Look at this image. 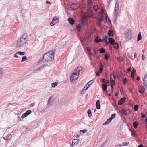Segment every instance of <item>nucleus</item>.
Returning a JSON list of instances; mask_svg holds the SVG:
<instances>
[{
    "label": "nucleus",
    "mask_w": 147,
    "mask_h": 147,
    "mask_svg": "<svg viewBox=\"0 0 147 147\" xmlns=\"http://www.w3.org/2000/svg\"><path fill=\"white\" fill-rule=\"evenodd\" d=\"M55 53V50L51 51L45 54L41 61L43 62L53 61L54 59V55Z\"/></svg>",
    "instance_id": "obj_1"
},
{
    "label": "nucleus",
    "mask_w": 147,
    "mask_h": 147,
    "mask_svg": "<svg viewBox=\"0 0 147 147\" xmlns=\"http://www.w3.org/2000/svg\"><path fill=\"white\" fill-rule=\"evenodd\" d=\"M28 36L26 34H23L22 37L17 40L16 46L17 47H20L26 44L27 41Z\"/></svg>",
    "instance_id": "obj_2"
},
{
    "label": "nucleus",
    "mask_w": 147,
    "mask_h": 147,
    "mask_svg": "<svg viewBox=\"0 0 147 147\" xmlns=\"http://www.w3.org/2000/svg\"><path fill=\"white\" fill-rule=\"evenodd\" d=\"M132 31L131 30H129L126 31L124 33L126 39L128 40L131 38V34H132Z\"/></svg>",
    "instance_id": "obj_3"
},
{
    "label": "nucleus",
    "mask_w": 147,
    "mask_h": 147,
    "mask_svg": "<svg viewBox=\"0 0 147 147\" xmlns=\"http://www.w3.org/2000/svg\"><path fill=\"white\" fill-rule=\"evenodd\" d=\"M89 15L88 14L87 15L86 13H85L84 15L83 16L82 18V21L81 25L82 26H85L87 25V22L86 20H84V19L86 18H87L89 17Z\"/></svg>",
    "instance_id": "obj_4"
},
{
    "label": "nucleus",
    "mask_w": 147,
    "mask_h": 147,
    "mask_svg": "<svg viewBox=\"0 0 147 147\" xmlns=\"http://www.w3.org/2000/svg\"><path fill=\"white\" fill-rule=\"evenodd\" d=\"M80 5L78 3H73L70 5V8L73 10H76L79 7Z\"/></svg>",
    "instance_id": "obj_5"
},
{
    "label": "nucleus",
    "mask_w": 147,
    "mask_h": 147,
    "mask_svg": "<svg viewBox=\"0 0 147 147\" xmlns=\"http://www.w3.org/2000/svg\"><path fill=\"white\" fill-rule=\"evenodd\" d=\"M93 9L92 7H91V6H88V8L87 10V13H86L87 15L88 14L89 15V16H90V14H92L93 12Z\"/></svg>",
    "instance_id": "obj_6"
},
{
    "label": "nucleus",
    "mask_w": 147,
    "mask_h": 147,
    "mask_svg": "<svg viewBox=\"0 0 147 147\" xmlns=\"http://www.w3.org/2000/svg\"><path fill=\"white\" fill-rule=\"evenodd\" d=\"M115 76L114 74H113L110 75V80L112 84H114L115 83Z\"/></svg>",
    "instance_id": "obj_7"
},
{
    "label": "nucleus",
    "mask_w": 147,
    "mask_h": 147,
    "mask_svg": "<svg viewBox=\"0 0 147 147\" xmlns=\"http://www.w3.org/2000/svg\"><path fill=\"white\" fill-rule=\"evenodd\" d=\"M57 18V16H55L53 17V19L52 20V21L50 22V24L51 26H54L55 24H56L54 22V20H57V21H58V19Z\"/></svg>",
    "instance_id": "obj_8"
},
{
    "label": "nucleus",
    "mask_w": 147,
    "mask_h": 147,
    "mask_svg": "<svg viewBox=\"0 0 147 147\" xmlns=\"http://www.w3.org/2000/svg\"><path fill=\"white\" fill-rule=\"evenodd\" d=\"M125 100L126 98L125 97H123L121 98L118 101V104L119 105H122L123 103V102L125 101Z\"/></svg>",
    "instance_id": "obj_9"
},
{
    "label": "nucleus",
    "mask_w": 147,
    "mask_h": 147,
    "mask_svg": "<svg viewBox=\"0 0 147 147\" xmlns=\"http://www.w3.org/2000/svg\"><path fill=\"white\" fill-rule=\"evenodd\" d=\"M143 85L146 89H147V78H144L143 79Z\"/></svg>",
    "instance_id": "obj_10"
},
{
    "label": "nucleus",
    "mask_w": 147,
    "mask_h": 147,
    "mask_svg": "<svg viewBox=\"0 0 147 147\" xmlns=\"http://www.w3.org/2000/svg\"><path fill=\"white\" fill-rule=\"evenodd\" d=\"M104 16H102V17L100 18L98 20V25L99 27L101 26V23L103 20Z\"/></svg>",
    "instance_id": "obj_11"
},
{
    "label": "nucleus",
    "mask_w": 147,
    "mask_h": 147,
    "mask_svg": "<svg viewBox=\"0 0 147 147\" xmlns=\"http://www.w3.org/2000/svg\"><path fill=\"white\" fill-rule=\"evenodd\" d=\"M12 137V136L11 134H8L7 136L4 137L3 138L7 140H10Z\"/></svg>",
    "instance_id": "obj_12"
},
{
    "label": "nucleus",
    "mask_w": 147,
    "mask_h": 147,
    "mask_svg": "<svg viewBox=\"0 0 147 147\" xmlns=\"http://www.w3.org/2000/svg\"><path fill=\"white\" fill-rule=\"evenodd\" d=\"M68 20L70 24L71 25H73L74 24L75 21L72 18H68Z\"/></svg>",
    "instance_id": "obj_13"
},
{
    "label": "nucleus",
    "mask_w": 147,
    "mask_h": 147,
    "mask_svg": "<svg viewBox=\"0 0 147 147\" xmlns=\"http://www.w3.org/2000/svg\"><path fill=\"white\" fill-rule=\"evenodd\" d=\"M145 89L144 87L142 86L140 87V90H139L140 93L141 94H143L145 92Z\"/></svg>",
    "instance_id": "obj_14"
},
{
    "label": "nucleus",
    "mask_w": 147,
    "mask_h": 147,
    "mask_svg": "<svg viewBox=\"0 0 147 147\" xmlns=\"http://www.w3.org/2000/svg\"><path fill=\"white\" fill-rule=\"evenodd\" d=\"M108 40L109 43L111 45H113L115 42V40L111 38H109Z\"/></svg>",
    "instance_id": "obj_15"
},
{
    "label": "nucleus",
    "mask_w": 147,
    "mask_h": 147,
    "mask_svg": "<svg viewBox=\"0 0 147 147\" xmlns=\"http://www.w3.org/2000/svg\"><path fill=\"white\" fill-rule=\"evenodd\" d=\"M26 114V113H24L23 114L21 117H19V116L18 117V120L19 121H21L22 120L21 119V118H25L27 117V116Z\"/></svg>",
    "instance_id": "obj_16"
},
{
    "label": "nucleus",
    "mask_w": 147,
    "mask_h": 147,
    "mask_svg": "<svg viewBox=\"0 0 147 147\" xmlns=\"http://www.w3.org/2000/svg\"><path fill=\"white\" fill-rule=\"evenodd\" d=\"M96 106L97 109H100V100H98L96 102Z\"/></svg>",
    "instance_id": "obj_17"
},
{
    "label": "nucleus",
    "mask_w": 147,
    "mask_h": 147,
    "mask_svg": "<svg viewBox=\"0 0 147 147\" xmlns=\"http://www.w3.org/2000/svg\"><path fill=\"white\" fill-rule=\"evenodd\" d=\"M78 76H76L74 75V76H72H72L70 78L71 80V81H74L75 80H76L78 78Z\"/></svg>",
    "instance_id": "obj_18"
},
{
    "label": "nucleus",
    "mask_w": 147,
    "mask_h": 147,
    "mask_svg": "<svg viewBox=\"0 0 147 147\" xmlns=\"http://www.w3.org/2000/svg\"><path fill=\"white\" fill-rule=\"evenodd\" d=\"M82 67H77L76 71L78 72V75L80 74V72L82 70Z\"/></svg>",
    "instance_id": "obj_19"
},
{
    "label": "nucleus",
    "mask_w": 147,
    "mask_h": 147,
    "mask_svg": "<svg viewBox=\"0 0 147 147\" xmlns=\"http://www.w3.org/2000/svg\"><path fill=\"white\" fill-rule=\"evenodd\" d=\"M115 9H119V1L118 0H117L116 1Z\"/></svg>",
    "instance_id": "obj_20"
},
{
    "label": "nucleus",
    "mask_w": 147,
    "mask_h": 147,
    "mask_svg": "<svg viewBox=\"0 0 147 147\" xmlns=\"http://www.w3.org/2000/svg\"><path fill=\"white\" fill-rule=\"evenodd\" d=\"M113 30L110 29L108 31V35L109 36H113L114 35L113 34Z\"/></svg>",
    "instance_id": "obj_21"
},
{
    "label": "nucleus",
    "mask_w": 147,
    "mask_h": 147,
    "mask_svg": "<svg viewBox=\"0 0 147 147\" xmlns=\"http://www.w3.org/2000/svg\"><path fill=\"white\" fill-rule=\"evenodd\" d=\"M95 41L96 42H102V40L99 37H97L95 39Z\"/></svg>",
    "instance_id": "obj_22"
},
{
    "label": "nucleus",
    "mask_w": 147,
    "mask_h": 147,
    "mask_svg": "<svg viewBox=\"0 0 147 147\" xmlns=\"http://www.w3.org/2000/svg\"><path fill=\"white\" fill-rule=\"evenodd\" d=\"M112 120L109 118L103 124V125H107L109 124Z\"/></svg>",
    "instance_id": "obj_23"
},
{
    "label": "nucleus",
    "mask_w": 147,
    "mask_h": 147,
    "mask_svg": "<svg viewBox=\"0 0 147 147\" xmlns=\"http://www.w3.org/2000/svg\"><path fill=\"white\" fill-rule=\"evenodd\" d=\"M142 38V36L141 34V32H140L138 34V37H137V41H138L140 40Z\"/></svg>",
    "instance_id": "obj_24"
},
{
    "label": "nucleus",
    "mask_w": 147,
    "mask_h": 147,
    "mask_svg": "<svg viewBox=\"0 0 147 147\" xmlns=\"http://www.w3.org/2000/svg\"><path fill=\"white\" fill-rule=\"evenodd\" d=\"M107 85L106 84H104L102 85V90L103 92L106 91L107 89Z\"/></svg>",
    "instance_id": "obj_25"
},
{
    "label": "nucleus",
    "mask_w": 147,
    "mask_h": 147,
    "mask_svg": "<svg viewBox=\"0 0 147 147\" xmlns=\"http://www.w3.org/2000/svg\"><path fill=\"white\" fill-rule=\"evenodd\" d=\"M113 47L114 48L116 49H117L119 48V45L118 43L116 42H115L113 44Z\"/></svg>",
    "instance_id": "obj_26"
},
{
    "label": "nucleus",
    "mask_w": 147,
    "mask_h": 147,
    "mask_svg": "<svg viewBox=\"0 0 147 147\" xmlns=\"http://www.w3.org/2000/svg\"><path fill=\"white\" fill-rule=\"evenodd\" d=\"M138 123L137 121L134 122L133 123V125L134 127L136 129L137 127V126L138 125Z\"/></svg>",
    "instance_id": "obj_27"
},
{
    "label": "nucleus",
    "mask_w": 147,
    "mask_h": 147,
    "mask_svg": "<svg viewBox=\"0 0 147 147\" xmlns=\"http://www.w3.org/2000/svg\"><path fill=\"white\" fill-rule=\"evenodd\" d=\"M100 73H102L103 70V66L102 63H100V65L99 66Z\"/></svg>",
    "instance_id": "obj_28"
},
{
    "label": "nucleus",
    "mask_w": 147,
    "mask_h": 147,
    "mask_svg": "<svg viewBox=\"0 0 147 147\" xmlns=\"http://www.w3.org/2000/svg\"><path fill=\"white\" fill-rule=\"evenodd\" d=\"M88 6H92V0H87Z\"/></svg>",
    "instance_id": "obj_29"
},
{
    "label": "nucleus",
    "mask_w": 147,
    "mask_h": 147,
    "mask_svg": "<svg viewBox=\"0 0 147 147\" xmlns=\"http://www.w3.org/2000/svg\"><path fill=\"white\" fill-rule=\"evenodd\" d=\"M120 112L121 113H123L124 114L127 115V113L126 111L124 109H123L120 111Z\"/></svg>",
    "instance_id": "obj_30"
},
{
    "label": "nucleus",
    "mask_w": 147,
    "mask_h": 147,
    "mask_svg": "<svg viewBox=\"0 0 147 147\" xmlns=\"http://www.w3.org/2000/svg\"><path fill=\"white\" fill-rule=\"evenodd\" d=\"M99 51H100V52L101 53H103L105 52V49L102 48H100Z\"/></svg>",
    "instance_id": "obj_31"
},
{
    "label": "nucleus",
    "mask_w": 147,
    "mask_h": 147,
    "mask_svg": "<svg viewBox=\"0 0 147 147\" xmlns=\"http://www.w3.org/2000/svg\"><path fill=\"white\" fill-rule=\"evenodd\" d=\"M138 106L137 105H134V111H137L138 109Z\"/></svg>",
    "instance_id": "obj_32"
},
{
    "label": "nucleus",
    "mask_w": 147,
    "mask_h": 147,
    "mask_svg": "<svg viewBox=\"0 0 147 147\" xmlns=\"http://www.w3.org/2000/svg\"><path fill=\"white\" fill-rule=\"evenodd\" d=\"M3 74V69L0 67V79L2 77Z\"/></svg>",
    "instance_id": "obj_33"
},
{
    "label": "nucleus",
    "mask_w": 147,
    "mask_h": 147,
    "mask_svg": "<svg viewBox=\"0 0 147 147\" xmlns=\"http://www.w3.org/2000/svg\"><path fill=\"white\" fill-rule=\"evenodd\" d=\"M52 97L51 96H50L48 100V107H49V105L50 104V102L52 100Z\"/></svg>",
    "instance_id": "obj_34"
},
{
    "label": "nucleus",
    "mask_w": 147,
    "mask_h": 147,
    "mask_svg": "<svg viewBox=\"0 0 147 147\" xmlns=\"http://www.w3.org/2000/svg\"><path fill=\"white\" fill-rule=\"evenodd\" d=\"M81 26L80 24L78 25L76 27L78 31V32L80 31L81 30Z\"/></svg>",
    "instance_id": "obj_35"
},
{
    "label": "nucleus",
    "mask_w": 147,
    "mask_h": 147,
    "mask_svg": "<svg viewBox=\"0 0 147 147\" xmlns=\"http://www.w3.org/2000/svg\"><path fill=\"white\" fill-rule=\"evenodd\" d=\"M27 60V56H24L22 58L21 62H23L24 61L26 60Z\"/></svg>",
    "instance_id": "obj_36"
},
{
    "label": "nucleus",
    "mask_w": 147,
    "mask_h": 147,
    "mask_svg": "<svg viewBox=\"0 0 147 147\" xmlns=\"http://www.w3.org/2000/svg\"><path fill=\"white\" fill-rule=\"evenodd\" d=\"M25 53L24 52L18 51L16 53V54H20L21 55H24L25 54Z\"/></svg>",
    "instance_id": "obj_37"
},
{
    "label": "nucleus",
    "mask_w": 147,
    "mask_h": 147,
    "mask_svg": "<svg viewBox=\"0 0 147 147\" xmlns=\"http://www.w3.org/2000/svg\"><path fill=\"white\" fill-rule=\"evenodd\" d=\"M102 82L105 83L107 84H108L109 83V82L108 80H106L105 79L103 78L102 79Z\"/></svg>",
    "instance_id": "obj_38"
},
{
    "label": "nucleus",
    "mask_w": 147,
    "mask_h": 147,
    "mask_svg": "<svg viewBox=\"0 0 147 147\" xmlns=\"http://www.w3.org/2000/svg\"><path fill=\"white\" fill-rule=\"evenodd\" d=\"M58 82H55L54 83H52V86L53 87H55L58 84Z\"/></svg>",
    "instance_id": "obj_39"
},
{
    "label": "nucleus",
    "mask_w": 147,
    "mask_h": 147,
    "mask_svg": "<svg viewBox=\"0 0 147 147\" xmlns=\"http://www.w3.org/2000/svg\"><path fill=\"white\" fill-rule=\"evenodd\" d=\"M88 113L89 117H91L92 116L91 111L90 110H88Z\"/></svg>",
    "instance_id": "obj_40"
},
{
    "label": "nucleus",
    "mask_w": 147,
    "mask_h": 147,
    "mask_svg": "<svg viewBox=\"0 0 147 147\" xmlns=\"http://www.w3.org/2000/svg\"><path fill=\"white\" fill-rule=\"evenodd\" d=\"M32 113V111L31 110H29L27 111L26 112V114L27 115H28L31 114Z\"/></svg>",
    "instance_id": "obj_41"
},
{
    "label": "nucleus",
    "mask_w": 147,
    "mask_h": 147,
    "mask_svg": "<svg viewBox=\"0 0 147 147\" xmlns=\"http://www.w3.org/2000/svg\"><path fill=\"white\" fill-rule=\"evenodd\" d=\"M73 143H74V144H77L78 143V140L77 139H74L73 140Z\"/></svg>",
    "instance_id": "obj_42"
},
{
    "label": "nucleus",
    "mask_w": 147,
    "mask_h": 147,
    "mask_svg": "<svg viewBox=\"0 0 147 147\" xmlns=\"http://www.w3.org/2000/svg\"><path fill=\"white\" fill-rule=\"evenodd\" d=\"M129 144V143L127 142H124L122 143V145L124 146H127Z\"/></svg>",
    "instance_id": "obj_43"
},
{
    "label": "nucleus",
    "mask_w": 147,
    "mask_h": 147,
    "mask_svg": "<svg viewBox=\"0 0 147 147\" xmlns=\"http://www.w3.org/2000/svg\"><path fill=\"white\" fill-rule=\"evenodd\" d=\"M128 80L126 78H124L123 80V83L124 85H125L127 82Z\"/></svg>",
    "instance_id": "obj_44"
},
{
    "label": "nucleus",
    "mask_w": 147,
    "mask_h": 147,
    "mask_svg": "<svg viewBox=\"0 0 147 147\" xmlns=\"http://www.w3.org/2000/svg\"><path fill=\"white\" fill-rule=\"evenodd\" d=\"M102 41L104 43H105L107 45H108L109 44V43L108 42L106 39H103L102 40Z\"/></svg>",
    "instance_id": "obj_45"
},
{
    "label": "nucleus",
    "mask_w": 147,
    "mask_h": 147,
    "mask_svg": "<svg viewBox=\"0 0 147 147\" xmlns=\"http://www.w3.org/2000/svg\"><path fill=\"white\" fill-rule=\"evenodd\" d=\"M116 116V114H112L110 117V119H111L112 120Z\"/></svg>",
    "instance_id": "obj_46"
},
{
    "label": "nucleus",
    "mask_w": 147,
    "mask_h": 147,
    "mask_svg": "<svg viewBox=\"0 0 147 147\" xmlns=\"http://www.w3.org/2000/svg\"><path fill=\"white\" fill-rule=\"evenodd\" d=\"M109 57V55L108 54H106L105 56V59H106L107 61H108Z\"/></svg>",
    "instance_id": "obj_47"
},
{
    "label": "nucleus",
    "mask_w": 147,
    "mask_h": 147,
    "mask_svg": "<svg viewBox=\"0 0 147 147\" xmlns=\"http://www.w3.org/2000/svg\"><path fill=\"white\" fill-rule=\"evenodd\" d=\"M119 9H115V11L114 15H117L119 13Z\"/></svg>",
    "instance_id": "obj_48"
},
{
    "label": "nucleus",
    "mask_w": 147,
    "mask_h": 147,
    "mask_svg": "<svg viewBox=\"0 0 147 147\" xmlns=\"http://www.w3.org/2000/svg\"><path fill=\"white\" fill-rule=\"evenodd\" d=\"M85 88L86 87H84L82 91L81 92V94L82 95H83L84 94V93L86 92V89H85Z\"/></svg>",
    "instance_id": "obj_49"
},
{
    "label": "nucleus",
    "mask_w": 147,
    "mask_h": 147,
    "mask_svg": "<svg viewBox=\"0 0 147 147\" xmlns=\"http://www.w3.org/2000/svg\"><path fill=\"white\" fill-rule=\"evenodd\" d=\"M98 7L97 5H95L93 7V9L96 11L97 10Z\"/></svg>",
    "instance_id": "obj_50"
},
{
    "label": "nucleus",
    "mask_w": 147,
    "mask_h": 147,
    "mask_svg": "<svg viewBox=\"0 0 147 147\" xmlns=\"http://www.w3.org/2000/svg\"><path fill=\"white\" fill-rule=\"evenodd\" d=\"M94 80H92L88 82V84H90L91 85L94 82Z\"/></svg>",
    "instance_id": "obj_51"
},
{
    "label": "nucleus",
    "mask_w": 147,
    "mask_h": 147,
    "mask_svg": "<svg viewBox=\"0 0 147 147\" xmlns=\"http://www.w3.org/2000/svg\"><path fill=\"white\" fill-rule=\"evenodd\" d=\"M117 18H118L117 15H114V20L115 22V21H116L117 20Z\"/></svg>",
    "instance_id": "obj_52"
},
{
    "label": "nucleus",
    "mask_w": 147,
    "mask_h": 147,
    "mask_svg": "<svg viewBox=\"0 0 147 147\" xmlns=\"http://www.w3.org/2000/svg\"><path fill=\"white\" fill-rule=\"evenodd\" d=\"M72 76H74H74H78L79 75H78V72H75L74 73L72 74Z\"/></svg>",
    "instance_id": "obj_53"
},
{
    "label": "nucleus",
    "mask_w": 147,
    "mask_h": 147,
    "mask_svg": "<svg viewBox=\"0 0 147 147\" xmlns=\"http://www.w3.org/2000/svg\"><path fill=\"white\" fill-rule=\"evenodd\" d=\"M57 19H58V21H57V20H54V22H55V23L56 24L57 23H58L59 22V18L58 17H57Z\"/></svg>",
    "instance_id": "obj_54"
},
{
    "label": "nucleus",
    "mask_w": 147,
    "mask_h": 147,
    "mask_svg": "<svg viewBox=\"0 0 147 147\" xmlns=\"http://www.w3.org/2000/svg\"><path fill=\"white\" fill-rule=\"evenodd\" d=\"M131 134L132 136H134L135 135L136 133L134 131H131Z\"/></svg>",
    "instance_id": "obj_55"
},
{
    "label": "nucleus",
    "mask_w": 147,
    "mask_h": 147,
    "mask_svg": "<svg viewBox=\"0 0 147 147\" xmlns=\"http://www.w3.org/2000/svg\"><path fill=\"white\" fill-rule=\"evenodd\" d=\"M93 52L94 54V55H96L97 54V53H96L95 50L94 48H93Z\"/></svg>",
    "instance_id": "obj_56"
},
{
    "label": "nucleus",
    "mask_w": 147,
    "mask_h": 147,
    "mask_svg": "<svg viewBox=\"0 0 147 147\" xmlns=\"http://www.w3.org/2000/svg\"><path fill=\"white\" fill-rule=\"evenodd\" d=\"M136 72V71L135 69H133L131 72V74H134Z\"/></svg>",
    "instance_id": "obj_57"
},
{
    "label": "nucleus",
    "mask_w": 147,
    "mask_h": 147,
    "mask_svg": "<svg viewBox=\"0 0 147 147\" xmlns=\"http://www.w3.org/2000/svg\"><path fill=\"white\" fill-rule=\"evenodd\" d=\"M141 114L142 115V117L143 118H144V117H146V115L142 113H141Z\"/></svg>",
    "instance_id": "obj_58"
},
{
    "label": "nucleus",
    "mask_w": 147,
    "mask_h": 147,
    "mask_svg": "<svg viewBox=\"0 0 147 147\" xmlns=\"http://www.w3.org/2000/svg\"><path fill=\"white\" fill-rule=\"evenodd\" d=\"M87 131V130L86 129H84L83 130H81L80 131L82 132L83 133H85Z\"/></svg>",
    "instance_id": "obj_59"
},
{
    "label": "nucleus",
    "mask_w": 147,
    "mask_h": 147,
    "mask_svg": "<svg viewBox=\"0 0 147 147\" xmlns=\"http://www.w3.org/2000/svg\"><path fill=\"white\" fill-rule=\"evenodd\" d=\"M142 59L143 60H144V59H145V56H144V55H143L142 56Z\"/></svg>",
    "instance_id": "obj_60"
},
{
    "label": "nucleus",
    "mask_w": 147,
    "mask_h": 147,
    "mask_svg": "<svg viewBox=\"0 0 147 147\" xmlns=\"http://www.w3.org/2000/svg\"><path fill=\"white\" fill-rule=\"evenodd\" d=\"M100 73V72H97V73H96V76H99V75H100V73Z\"/></svg>",
    "instance_id": "obj_61"
},
{
    "label": "nucleus",
    "mask_w": 147,
    "mask_h": 147,
    "mask_svg": "<svg viewBox=\"0 0 147 147\" xmlns=\"http://www.w3.org/2000/svg\"><path fill=\"white\" fill-rule=\"evenodd\" d=\"M131 77L134 79V74H132L131 73Z\"/></svg>",
    "instance_id": "obj_62"
},
{
    "label": "nucleus",
    "mask_w": 147,
    "mask_h": 147,
    "mask_svg": "<svg viewBox=\"0 0 147 147\" xmlns=\"http://www.w3.org/2000/svg\"><path fill=\"white\" fill-rule=\"evenodd\" d=\"M16 54V53L14 54V57H16V58H18V56H17V54Z\"/></svg>",
    "instance_id": "obj_63"
},
{
    "label": "nucleus",
    "mask_w": 147,
    "mask_h": 147,
    "mask_svg": "<svg viewBox=\"0 0 147 147\" xmlns=\"http://www.w3.org/2000/svg\"><path fill=\"white\" fill-rule=\"evenodd\" d=\"M137 147H143V145L142 144L139 145Z\"/></svg>",
    "instance_id": "obj_64"
}]
</instances>
